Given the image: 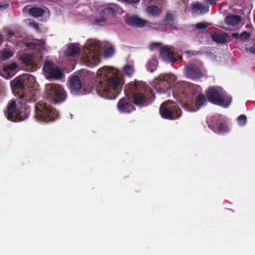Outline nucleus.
Listing matches in <instances>:
<instances>
[{
  "label": "nucleus",
  "instance_id": "obj_1",
  "mask_svg": "<svg viewBox=\"0 0 255 255\" xmlns=\"http://www.w3.org/2000/svg\"><path fill=\"white\" fill-rule=\"evenodd\" d=\"M97 92L106 99H115L125 82L122 75L113 67L104 66L97 72Z\"/></svg>",
  "mask_w": 255,
  "mask_h": 255
},
{
  "label": "nucleus",
  "instance_id": "obj_2",
  "mask_svg": "<svg viewBox=\"0 0 255 255\" xmlns=\"http://www.w3.org/2000/svg\"><path fill=\"white\" fill-rule=\"evenodd\" d=\"M101 42L95 39H89L85 43L82 53L84 63L89 67L96 65L100 61Z\"/></svg>",
  "mask_w": 255,
  "mask_h": 255
},
{
  "label": "nucleus",
  "instance_id": "obj_3",
  "mask_svg": "<svg viewBox=\"0 0 255 255\" xmlns=\"http://www.w3.org/2000/svg\"><path fill=\"white\" fill-rule=\"evenodd\" d=\"M206 96L211 103L224 107H228L232 102V98L227 96L220 87L210 88L206 92Z\"/></svg>",
  "mask_w": 255,
  "mask_h": 255
},
{
  "label": "nucleus",
  "instance_id": "obj_4",
  "mask_svg": "<svg viewBox=\"0 0 255 255\" xmlns=\"http://www.w3.org/2000/svg\"><path fill=\"white\" fill-rule=\"evenodd\" d=\"M57 112L43 102L35 106V118L40 122H49L55 120L58 117Z\"/></svg>",
  "mask_w": 255,
  "mask_h": 255
},
{
  "label": "nucleus",
  "instance_id": "obj_5",
  "mask_svg": "<svg viewBox=\"0 0 255 255\" xmlns=\"http://www.w3.org/2000/svg\"><path fill=\"white\" fill-rule=\"evenodd\" d=\"M47 99L54 103L61 102L66 98V93L63 87L57 84H47L44 89Z\"/></svg>",
  "mask_w": 255,
  "mask_h": 255
},
{
  "label": "nucleus",
  "instance_id": "obj_6",
  "mask_svg": "<svg viewBox=\"0 0 255 255\" xmlns=\"http://www.w3.org/2000/svg\"><path fill=\"white\" fill-rule=\"evenodd\" d=\"M159 112L162 118L171 120L178 118L181 115L180 110L170 101L161 105Z\"/></svg>",
  "mask_w": 255,
  "mask_h": 255
},
{
  "label": "nucleus",
  "instance_id": "obj_7",
  "mask_svg": "<svg viewBox=\"0 0 255 255\" xmlns=\"http://www.w3.org/2000/svg\"><path fill=\"white\" fill-rule=\"evenodd\" d=\"M44 75L46 79H60L62 73L60 69L50 61H45L43 67Z\"/></svg>",
  "mask_w": 255,
  "mask_h": 255
},
{
  "label": "nucleus",
  "instance_id": "obj_8",
  "mask_svg": "<svg viewBox=\"0 0 255 255\" xmlns=\"http://www.w3.org/2000/svg\"><path fill=\"white\" fill-rule=\"evenodd\" d=\"M6 115L8 120L15 122L23 121L26 117L21 110L17 109L15 101L10 102Z\"/></svg>",
  "mask_w": 255,
  "mask_h": 255
},
{
  "label": "nucleus",
  "instance_id": "obj_9",
  "mask_svg": "<svg viewBox=\"0 0 255 255\" xmlns=\"http://www.w3.org/2000/svg\"><path fill=\"white\" fill-rule=\"evenodd\" d=\"M132 86L133 90L134 91L133 94L134 103L136 105H141L145 101L143 93L145 91L147 85L145 83L138 82L134 83Z\"/></svg>",
  "mask_w": 255,
  "mask_h": 255
},
{
  "label": "nucleus",
  "instance_id": "obj_10",
  "mask_svg": "<svg viewBox=\"0 0 255 255\" xmlns=\"http://www.w3.org/2000/svg\"><path fill=\"white\" fill-rule=\"evenodd\" d=\"M175 77L173 75H161L155 80V83L157 84L155 87L156 89H159L161 92H165L168 89L170 84L174 82Z\"/></svg>",
  "mask_w": 255,
  "mask_h": 255
},
{
  "label": "nucleus",
  "instance_id": "obj_11",
  "mask_svg": "<svg viewBox=\"0 0 255 255\" xmlns=\"http://www.w3.org/2000/svg\"><path fill=\"white\" fill-rule=\"evenodd\" d=\"M127 22L128 24L138 27L147 26L151 28H155V24L149 21L143 19L136 15L131 16L127 18Z\"/></svg>",
  "mask_w": 255,
  "mask_h": 255
},
{
  "label": "nucleus",
  "instance_id": "obj_12",
  "mask_svg": "<svg viewBox=\"0 0 255 255\" xmlns=\"http://www.w3.org/2000/svg\"><path fill=\"white\" fill-rule=\"evenodd\" d=\"M26 79L32 81L34 80V78L33 76L29 75L23 76L22 79L16 78L11 81V87L13 93H15V91L21 90L23 88L24 84L22 81H24Z\"/></svg>",
  "mask_w": 255,
  "mask_h": 255
},
{
  "label": "nucleus",
  "instance_id": "obj_13",
  "mask_svg": "<svg viewBox=\"0 0 255 255\" xmlns=\"http://www.w3.org/2000/svg\"><path fill=\"white\" fill-rule=\"evenodd\" d=\"M160 53L161 58L165 61L173 63L176 61L173 51L167 46H163L160 48Z\"/></svg>",
  "mask_w": 255,
  "mask_h": 255
},
{
  "label": "nucleus",
  "instance_id": "obj_14",
  "mask_svg": "<svg viewBox=\"0 0 255 255\" xmlns=\"http://www.w3.org/2000/svg\"><path fill=\"white\" fill-rule=\"evenodd\" d=\"M71 92L75 94L81 88L82 84L80 79L76 76L72 77L69 80Z\"/></svg>",
  "mask_w": 255,
  "mask_h": 255
},
{
  "label": "nucleus",
  "instance_id": "obj_15",
  "mask_svg": "<svg viewBox=\"0 0 255 255\" xmlns=\"http://www.w3.org/2000/svg\"><path fill=\"white\" fill-rule=\"evenodd\" d=\"M186 74L187 77L191 79L199 78L201 75L199 69L193 65H189L187 67Z\"/></svg>",
  "mask_w": 255,
  "mask_h": 255
},
{
  "label": "nucleus",
  "instance_id": "obj_16",
  "mask_svg": "<svg viewBox=\"0 0 255 255\" xmlns=\"http://www.w3.org/2000/svg\"><path fill=\"white\" fill-rule=\"evenodd\" d=\"M207 103L206 100L203 95H199L196 99L195 106H192L188 108L187 110L191 112H196L199 109L201 106Z\"/></svg>",
  "mask_w": 255,
  "mask_h": 255
},
{
  "label": "nucleus",
  "instance_id": "obj_17",
  "mask_svg": "<svg viewBox=\"0 0 255 255\" xmlns=\"http://www.w3.org/2000/svg\"><path fill=\"white\" fill-rule=\"evenodd\" d=\"M192 12L203 14L208 11V7L196 1L191 4Z\"/></svg>",
  "mask_w": 255,
  "mask_h": 255
},
{
  "label": "nucleus",
  "instance_id": "obj_18",
  "mask_svg": "<svg viewBox=\"0 0 255 255\" xmlns=\"http://www.w3.org/2000/svg\"><path fill=\"white\" fill-rule=\"evenodd\" d=\"M118 109L123 112L129 113L133 110L132 105L128 103L127 99H123L121 100L118 104Z\"/></svg>",
  "mask_w": 255,
  "mask_h": 255
},
{
  "label": "nucleus",
  "instance_id": "obj_19",
  "mask_svg": "<svg viewBox=\"0 0 255 255\" xmlns=\"http://www.w3.org/2000/svg\"><path fill=\"white\" fill-rule=\"evenodd\" d=\"M241 18L237 15L230 14L226 16L225 22L229 25L235 26L239 23L241 21Z\"/></svg>",
  "mask_w": 255,
  "mask_h": 255
},
{
  "label": "nucleus",
  "instance_id": "obj_20",
  "mask_svg": "<svg viewBox=\"0 0 255 255\" xmlns=\"http://www.w3.org/2000/svg\"><path fill=\"white\" fill-rule=\"evenodd\" d=\"M146 13L149 16L156 17L160 15L161 10L157 6L151 5L147 7Z\"/></svg>",
  "mask_w": 255,
  "mask_h": 255
},
{
  "label": "nucleus",
  "instance_id": "obj_21",
  "mask_svg": "<svg viewBox=\"0 0 255 255\" xmlns=\"http://www.w3.org/2000/svg\"><path fill=\"white\" fill-rule=\"evenodd\" d=\"M80 50V48L77 44H70L65 50V54L72 56L78 53Z\"/></svg>",
  "mask_w": 255,
  "mask_h": 255
},
{
  "label": "nucleus",
  "instance_id": "obj_22",
  "mask_svg": "<svg viewBox=\"0 0 255 255\" xmlns=\"http://www.w3.org/2000/svg\"><path fill=\"white\" fill-rule=\"evenodd\" d=\"M227 34H214L212 35V39L218 43H225L228 38Z\"/></svg>",
  "mask_w": 255,
  "mask_h": 255
},
{
  "label": "nucleus",
  "instance_id": "obj_23",
  "mask_svg": "<svg viewBox=\"0 0 255 255\" xmlns=\"http://www.w3.org/2000/svg\"><path fill=\"white\" fill-rule=\"evenodd\" d=\"M29 13L32 16L35 17H39L42 15L44 13V9L39 7H32L29 8Z\"/></svg>",
  "mask_w": 255,
  "mask_h": 255
},
{
  "label": "nucleus",
  "instance_id": "obj_24",
  "mask_svg": "<svg viewBox=\"0 0 255 255\" xmlns=\"http://www.w3.org/2000/svg\"><path fill=\"white\" fill-rule=\"evenodd\" d=\"M43 44L44 42L42 41L36 40L35 42L27 43L26 45L30 48H33L40 50L44 48V46H43Z\"/></svg>",
  "mask_w": 255,
  "mask_h": 255
},
{
  "label": "nucleus",
  "instance_id": "obj_25",
  "mask_svg": "<svg viewBox=\"0 0 255 255\" xmlns=\"http://www.w3.org/2000/svg\"><path fill=\"white\" fill-rule=\"evenodd\" d=\"M116 6L113 7H107L101 12V14L104 16H114L115 14Z\"/></svg>",
  "mask_w": 255,
  "mask_h": 255
},
{
  "label": "nucleus",
  "instance_id": "obj_26",
  "mask_svg": "<svg viewBox=\"0 0 255 255\" xmlns=\"http://www.w3.org/2000/svg\"><path fill=\"white\" fill-rule=\"evenodd\" d=\"M21 60L26 65H32L35 62L33 56L28 54L23 55Z\"/></svg>",
  "mask_w": 255,
  "mask_h": 255
},
{
  "label": "nucleus",
  "instance_id": "obj_27",
  "mask_svg": "<svg viewBox=\"0 0 255 255\" xmlns=\"http://www.w3.org/2000/svg\"><path fill=\"white\" fill-rule=\"evenodd\" d=\"M157 65V61L154 58L151 59L147 64V69L150 72H153Z\"/></svg>",
  "mask_w": 255,
  "mask_h": 255
},
{
  "label": "nucleus",
  "instance_id": "obj_28",
  "mask_svg": "<svg viewBox=\"0 0 255 255\" xmlns=\"http://www.w3.org/2000/svg\"><path fill=\"white\" fill-rule=\"evenodd\" d=\"M123 71L125 74L128 76H131L134 72L133 67L130 65H125L123 68Z\"/></svg>",
  "mask_w": 255,
  "mask_h": 255
},
{
  "label": "nucleus",
  "instance_id": "obj_29",
  "mask_svg": "<svg viewBox=\"0 0 255 255\" xmlns=\"http://www.w3.org/2000/svg\"><path fill=\"white\" fill-rule=\"evenodd\" d=\"M13 55V52L10 50H4L0 54V59L5 60L11 57Z\"/></svg>",
  "mask_w": 255,
  "mask_h": 255
},
{
  "label": "nucleus",
  "instance_id": "obj_30",
  "mask_svg": "<svg viewBox=\"0 0 255 255\" xmlns=\"http://www.w3.org/2000/svg\"><path fill=\"white\" fill-rule=\"evenodd\" d=\"M16 68L17 64L15 63H12L10 65L4 66L3 70L5 72H7L8 74H9L11 72L15 70Z\"/></svg>",
  "mask_w": 255,
  "mask_h": 255
},
{
  "label": "nucleus",
  "instance_id": "obj_31",
  "mask_svg": "<svg viewBox=\"0 0 255 255\" xmlns=\"http://www.w3.org/2000/svg\"><path fill=\"white\" fill-rule=\"evenodd\" d=\"M237 120L239 126H244L247 123V117L245 115H240L238 118Z\"/></svg>",
  "mask_w": 255,
  "mask_h": 255
},
{
  "label": "nucleus",
  "instance_id": "obj_32",
  "mask_svg": "<svg viewBox=\"0 0 255 255\" xmlns=\"http://www.w3.org/2000/svg\"><path fill=\"white\" fill-rule=\"evenodd\" d=\"M218 129L220 132L226 133L230 131V128L228 125L225 123L221 124L220 126L218 127Z\"/></svg>",
  "mask_w": 255,
  "mask_h": 255
},
{
  "label": "nucleus",
  "instance_id": "obj_33",
  "mask_svg": "<svg viewBox=\"0 0 255 255\" xmlns=\"http://www.w3.org/2000/svg\"><path fill=\"white\" fill-rule=\"evenodd\" d=\"M115 52V49L113 47L107 48L104 52V56L106 57H110L112 56Z\"/></svg>",
  "mask_w": 255,
  "mask_h": 255
},
{
  "label": "nucleus",
  "instance_id": "obj_34",
  "mask_svg": "<svg viewBox=\"0 0 255 255\" xmlns=\"http://www.w3.org/2000/svg\"><path fill=\"white\" fill-rule=\"evenodd\" d=\"M19 96L21 98L24 99L25 101H29L30 102H32L34 101H35V99L32 98L31 96L28 94H21Z\"/></svg>",
  "mask_w": 255,
  "mask_h": 255
},
{
  "label": "nucleus",
  "instance_id": "obj_35",
  "mask_svg": "<svg viewBox=\"0 0 255 255\" xmlns=\"http://www.w3.org/2000/svg\"><path fill=\"white\" fill-rule=\"evenodd\" d=\"M250 34L247 32H244L240 35V38L242 40H246L249 38Z\"/></svg>",
  "mask_w": 255,
  "mask_h": 255
},
{
  "label": "nucleus",
  "instance_id": "obj_36",
  "mask_svg": "<svg viewBox=\"0 0 255 255\" xmlns=\"http://www.w3.org/2000/svg\"><path fill=\"white\" fill-rule=\"evenodd\" d=\"M27 23L30 27H33V28H35V29H38V24L34 22L28 21L27 22Z\"/></svg>",
  "mask_w": 255,
  "mask_h": 255
},
{
  "label": "nucleus",
  "instance_id": "obj_37",
  "mask_svg": "<svg viewBox=\"0 0 255 255\" xmlns=\"http://www.w3.org/2000/svg\"><path fill=\"white\" fill-rule=\"evenodd\" d=\"M207 25L205 23H198L196 24V27L198 29H204L207 27Z\"/></svg>",
  "mask_w": 255,
  "mask_h": 255
},
{
  "label": "nucleus",
  "instance_id": "obj_38",
  "mask_svg": "<svg viewBox=\"0 0 255 255\" xmlns=\"http://www.w3.org/2000/svg\"><path fill=\"white\" fill-rule=\"evenodd\" d=\"M105 20H106V17H101L100 18H96L95 19V22L98 23V24H100L101 22H105Z\"/></svg>",
  "mask_w": 255,
  "mask_h": 255
},
{
  "label": "nucleus",
  "instance_id": "obj_39",
  "mask_svg": "<svg viewBox=\"0 0 255 255\" xmlns=\"http://www.w3.org/2000/svg\"><path fill=\"white\" fill-rule=\"evenodd\" d=\"M246 50H249L250 52L255 54V44L251 46L250 48H246Z\"/></svg>",
  "mask_w": 255,
  "mask_h": 255
},
{
  "label": "nucleus",
  "instance_id": "obj_40",
  "mask_svg": "<svg viewBox=\"0 0 255 255\" xmlns=\"http://www.w3.org/2000/svg\"><path fill=\"white\" fill-rule=\"evenodd\" d=\"M159 45L160 44L158 43H152L150 45V49L153 50L155 48H158L159 46Z\"/></svg>",
  "mask_w": 255,
  "mask_h": 255
},
{
  "label": "nucleus",
  "instance_id": "obj_41",
  "mask_svg": "<svg viewBox=\"0 0 255 255\" xmlns=\"http://www.w3.org/2000/svg\"><path fill=\"white\" fill-rule=\"evenodd\" d=\"M6 31V33L9 35H12L14 34V32L12 30L9 29H7Z\"/></svg>",
  "mask_w": 255,
  "mask_h": 255
},
{
  "label": "nucleus",
  "instance_id": "obj_42",
  "mask_svg": "<svg viewBox=\"0 0 255 255\" xmlns=\"http://www.w3.org/2000/svg\"><path fill=\"white\" fill-rule=\"evenodd\" d=\"M232 36H233V37L236 38H238V37H239V33H233L232 34Z\"/></svg>",
  "mask_w": 255,
  "mask_h": 255
},
{
  "label": "nucleus",
  "instance_id": "obj_43",
  "mask_svg": "<svg viewBox=\"0 0 255 255\" xmlns=\"http://www.w3.org/2000/svg\"><path fill=\"white\" fill-rule=\"evenodd\" d=\"M27 9H28L26 7H25V8H23V10H25V11H26Z\"/></svg>",
  "mask_w": 255,
  "mask_h": 255
},
{
  "label": "nucleus",
  "instance_id": "obj_44",
  "mask_svg": "<svg viewBox=\"0 0 255 255\" xmlns=\"http://www.w3.org/2000/svg\"><path fill=\"white\" fill-rule=\"evenodd\" d=\"M3 7V6L2 5H0V8L1 7Z\"/></svg>",
  "mask_w": 255,
  "mask_h": 255
},
{
  "label": "nucleus",
  "instance_id": "obj_45",
  "mask_svg": "<svg viewBox=\"0 0 255 255\" xmlns=\"http://www.w3.org/2000/svg\"><path fill=\"white\" fill-rule=\"evenodd\" d=\"M70 117H71V119H72V115L71 114L70 115Z\"/></svg>",
  "mask_w": 255,
  "mask_h": 255
}]
</instances>
